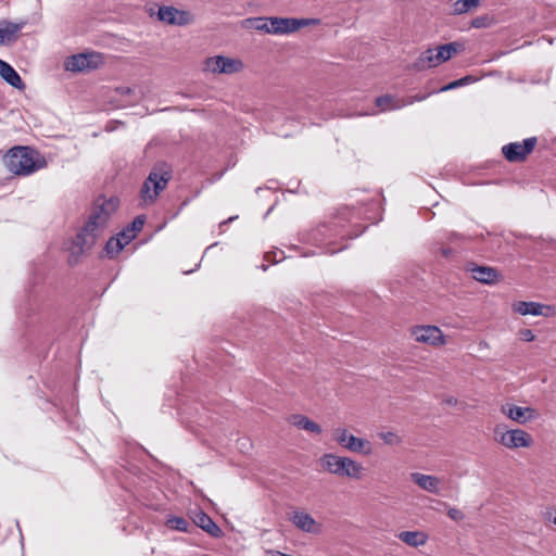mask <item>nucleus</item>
Segmentation results:
<instances>
[{
  "label": "nucleus",
  "instance_id": "nucleus-38",
  "mask_svg": "<svg viewBox=\"0 0 556 556\" xmlns=\"http://www.w3.org/2000/svg\"><path fill=\"white\" fill-rule=\"evenodd\" d=\"M521 338H522V340H525L527 342H531L534 340L535 336L533 334V332L530 329H526L521 332Z\"/></svg>",
  "mask_w": 556,
  "mask_h": 556
},
{
  "label": "nucleus",
  "instance_id": "nucleus-22",
  "mask_svg": "<svg viewBox=\"0 0 556 556\" xmlns=\"http://www.w3.org/2000/svg\"><path fill=\"white\" fill-rule=\"evenodd\" d=\"M25 23H11L3 21L0 23V46L13 42L17 38V33L24 27Z\"/></svg>",
  "mask_w": 556,
  "mask_h": 556
},
{
  "label": "nucleus",
  "instance_id": "nucleus-19",
  "mask_svg": "<svg viewBox=\"0 0 556 556\" xmlns=\"http://www.w3.org/2000/svg\"><path fill=\"white\" fill-rule=\"evenodd\" d=\"M321 467L331 472L338 475H348L346 458L338 457L333 454H326L320 459Z\"/></svg>",
  "mask_w": 556,
  "mask_h": 556
},
{
  "label": "nucleus",
  "instance_id": "nucleus-37",
  "mask_svg": "<svg viewBox=\"0 0 556 556\" xmlns=\"http://www.w3.org/2000/svg\"><path fill=\"white\" fill-rule=\"evenodd\" d=\"M488 16H478L471 21V26L475 28H482L486 26Z\"/></svg>",
  "mask_w": 556,
  "mask_h": 556
},
{
  "label": "nucleus",
  "instance_id": "nucleus-31",
  "mask_svg": "<svg viewBox=\"0 0 556 556\" xmlns=\"http://www.w3.org/2000/svg\"><path fill=\"white\" fill-rule=\"evenodd\" d=\"M146 218L143 215L135 217V219L126 227L128 230H132L136 235L141 231L144 226Z\"/></svg>",
  "mask_w": 556,
  "mask_h": 556
},
{
  "label": "nucleus",
  "instance_id": "nucleus-10",
  "mask_svg": "<svg viewBox=\"0 0 556 556\" xmlns=\"http://www.w3.org/2000/svg\"><path fill=\"white\" fill-rule=\"evenodd\" d=\"M100 61L101 55L98 53H80L68 58L65 62V68L71 72H81L96 68Z\"/></svg>",
  "mask_w": 556,
  "mask_h": 556
},
{
  "label": "nucleus",
  "instance_id": "nucleus-41",
  "mask_svg": "<svg viewBox=\"0 0 556 556\" xmlns=\"http://www.w3.org/2000/svg\"><path fill=\"white\" fill-rule=\"evenodd\" d=\"M441 251L444 257H450L454 252L451 248H443Z\"/></svg>",
  "mask_w": 556,
  "mask_h": 556
},
{
  "label": "nucleus",
  "instance_id": "nucleus-18",
  "mask_svg": "<svg viewBox=\"0 0 556 556\" xmlns=\"http://www.w3.org/2000/svg\"><path fill=\"white\" fill-rule=\"evenodd\" d=\"M427 98V96H416L408 101H400L399 99L394 98L390 94H384L381 97H378L376 99V105L380 109V111H392L396 109H401L405 106L406 104H412L414 101H422Z\"/></svg>",
  "mask_w": 556,
  "mask_h": 556
},
{
  "label": "nucleus",
  "instance_id": "nucleus-27",
  "mask_svg": "<svg viewBox=\"0 0 556 556\" xmlns=\"http://www.w3.org/2000/svg\"><path fill=\"white\" fill-rule=\"evenodd\" d=\"M125 248V245L122 243V238H118L117 236L116 237H112L108 240V242L105 243V247H104V250H105V253L109 257H114L115 255H117L123 249Z\"/></svg>",
  "mask_w": 556,
  "mask_h": 556
},
{
  "label": "nucleus",
  "instance_id": "nucleus-11",
  "mask_svg": "<svg viewBox=\"0 0 556 556\" xmlns=\"http://www.w3.org/2000/svg\"><path fill=\"white\" fill-rule=\"evenodd\" d=\"M159 20L169 24L184 26L192 22V15L188 11L178 10L174 7H161L157 12Z\"/></svg>",
  "mask_w": 556,
  "mask_h": 556
},
{
  "label": "nucleus",
  "instance_id": "nucleus-30",
  "mask_svg": "<svg viewBox=\"0 0 556 556\" xmlns=\"http://www.w3.org/2000/svg\"><path fill=\"white\" fill-rule=\"evenodd\" d=\"M473 81H476V78L473 76L467 75L465 77H462L459 79L451 81L447 85L441 87L439 89V92H445V91H448V90H453V89H456L458 87L466 86V85H468L470 83H473Z\"/></svg>",
  "mask_w": 556,
  "mask_h": 556
},
{
  "label": "nucleus",
  "instance_id": "nucleus-23",
  "mask_svg": "<svg viewBox=\"0 0 556 556\" xmlns=\"http://www.w3.org/2000/svg\"><path fill=\"white\" fill-rule=\"evenodd\" d=\"M291 424L296 428L313 434L321 433V427L317 422L311 420L304 415H293L291 418Z\"/></svg>",
  "mask_w": 556,
  "mask_h": 556
},
{
  "label": "nucleus",
  "instance_id": "nucleus-36",
  "mask_svg": "<svg viewBox=\"0 0 556 556\" xmlns=\"http://www.w3.org/2000/svg\"><path fill=\"white\" fill-rule=\"evenodd\" d=\"M447 516L452 519V520H462L464 518V514L455 508V507H451L448 510H447Z\"/></svg>",
  "mask_w": 556,
  "mask_h": 556
},
{
  "label": "nucleus",
  "instance_id": "nucleus-44",
  "mask_svg": "<svg viewBox=\"0 0 556 556\" xmlns=\"http://www.w3.org/2000/svg\"><path fill=\"white\" fill-rule=\"evenodd\" d=\"M237 216H233V217H229L227 220H224L219 224V227H224L225 225H227L228 223L232 222L233 219H236Z\"/></svg>",
  "mask_w": 556,
  "mask_h": 556
},
{
  "label": "nucleus",
  "instance_id": "nucleus-8",
  "mask_svg": "<svg viewBox=\"0 0 556 556\" xmlns=\"http://www.w3.org/2000/svg\"><path fill=\"white\" fill-rule=\"evenodd\" d=\"M536 138L530 137L522 142H510L503 146L502 153L508 162L517 163L522 162L534 150Z\"/></svg>",
  "mask_w": 556,
  "mask_h": 556
},
{
  "label": "nucleus",
  "instance_id": "nucleus-13",
  "mask_svg": "<svg viewBox=\"0 0 556 556\" xmlns=\"http://www.w3.org/2000/svg\"><path fill=\"white\" fill-rule=\"evenodd\" d=\"M514 312L526 316V315H532V316H549L552 314V307L548 305H544L538 302H526V301H519L516 302L513 305Z\"/></svg>",
  "mask_w": 556,
  "mask_h": 556
},
{
  "label": "nucleus",
  "instance_id": "nucleus-45",
  "mask_svg": "<svg viewBox=\"0 0 556 556\" xmlns=\"http://www.w3.org/2000/svg\"><path fill=\"white\" fill-rule=\"evenodd\" d=\"M122 90H123V92H129L130 91L129 88H123Z\"/></svg>",
  "mask_w": 556,
  "mask_h": 556
},
{
  "label": "nucleus",
  "instance_id": "nucleus-33",
  "mask_svg": "<svg viewBox=\"0 0 556 556\" xmlns=\"http://www.w3.org/2000/svg\"><path fill=\"white\" fill-rule=\"evenodd\" d=\"M364 470L361 464L350 459V478L361 479Z\"/></svg>",
  "mask_w": 556,
  "mask_h": 556
},
{
  "label": "nucleus",
  "instance_id": "nucleus-14",
  "mask_svg": "<svg viewBox=\"0 0 556 556\" xmlns=\"http://www.w3.org/2000/svg\"><path fill=\"white\" fill-rule=\"evenodd\" d=\"M501 410L509 419L522 425L536 417L535 410L531 407H521L513 404H506L502 406Z\"/></svg>",
  "mask_w": 556,
  "mask_h": 556
},
{
  "label": "nucleus",
  "instance_id": "nucleus-28",
  "mask_svg": "<svg viewBox=\"0 0 556 556\" xmlns=\"http://www.w3.org/2000/svg\"><path fill=\"white\" fill-rule=\"evenodd\" d=\"M252 27L256 30L264 31L273 35V22L271 17H256L249 21Z\"/></svg>",
  "mask_w": 556,
  "mask_h": 556
},
{
  "label": "nucleus",
  "instance_id": "nucleus-29",
  "mask_svg": "<svg viewBox=\"0 0 556 556\" xmlns=\"http://www.w3.org/2000/svg\"><path fill=\"white\" fill-rule=\"evenodd\" d=\"M480 0H457L453 5L455 14H464L470 11L472 8L478 7Z\"/></svg>",
  "mask_w": 556,
  "mask_h": 556
},
{
  "label": "nucleus",
  "instance_id": "nucleus-12",
  "mask_svg": "<svg viewBox=\"0 0 556 556\" xmlns=\"http://www.w3.org/2000/svg\"><path fill=\"white\" fill-rule=\"evenodd\" d=\"M273 35H289L309 24V20L294 17H271Z\"/></svg>",
  "mask_w": 556,
  "mask_h": 556
},
{
  "label": "nucleus",
  "instance_id": "nucleus-26",
  "mask_svg": "<svg viewBox=\"0 0 556 556\" xmlns=\"http://www.w3.org/2000/svg\"><path fill=\"white\" fill-rule=\"evenodd\" d=\"M165 525L167 528H169L172 530H176V531H180V532H190V530H189L190 523L184 517L169 516L167 518Z\"/></svg>",
  "mask_w": 556,
  "mask_h": 556
},
{
  "label": "nucleus",
  "instance_id": "nucleus-15",
  "mask_svg": "<svg viewBox=\"0 0 556 556\" xmlns=\"http://www.w3.org/2000/svg\"><path fill=\"white\" fill-rule=\"evenodd\" d=\"M292 523L300 530L317 534L320 532V525L307 513L303 510L293 511L290 517Z\"/></svg>",
  "mask_w": 556,
  "mask_h": 556
},
{
  "label": "nucleus",
  "instance_id": "nucleus-9",
  "mask_svg": "<svg viewBox=\"0 0 556 556\" xmlns=\"http://www.w3.org/2000/svg\"><path fill=\"white\" fill-rule=\"evenodd\" d=\"M412 334L417 342H422L434 346L445 344L443 332L437 326H417L412 330Z\"/></svg>",
  "mask_w": 556,
  "mask_h": 556
},
{
  "label": "nucleus",
  "instance_id": "nucleus-46",
  "mask_svg": "<svg viewBox=\"0 0 556 556\" xmlns=\"http://www.w3.org/2000/svg\"><path fill=\"white\" fill-rule=\"evenodd\" d=\"M280 135L283 136V137H288L289 136L288 132H280Z\"/></svg>",
  "mask_w": 556,
  "mask_h": 556
},
{
  "label": "nucleus",
  "instance_id": "nucleus-3",
  "mask_svg": "<svg viewBox=\"0 0 556 556\" xmlns=\"http://www.w3.org/2000/svg\"><path fill=\"white\" fill-rule=\"evenodd\" d=\"M170 177L172 170L168 164L160 163L155 165L141 188L142 201L144 203L154 202L160 192L166 188Z\"/></svg>",
  "mask_w": 556,
  "mask_h": 556
},
{
  "label": "nucleus",
  "instance_id": "nucleus-24",
  "mask_svg": "<svg viewBox=\"0 0 556 556\" xmlns=\"http://www.w3.org/2000/svg\"><path fill=\"white\" fill-rule=\"evenodd\" d=\"M399 539L409 546L418 547L426 544L428 536L420 531H403Z\"/></svg>",
  "mask_w": 556,
  "mask_h": 556
},
{
  "label": "nucleus",
  "instance_id": "nucleus-40",
  "mask_svg": "<svg viewBox=\"0 0 556 556\" xmlns=\"http://www.w3.org/2000/svg\"><path fill=\"white\" fill-rule=\"evenodd\" d=\"M306 242L313 243V244H319L323 242V239L317 238L315 235L312 238L305 239Z\"/></svg>",
  "mask_w": 556,
  "mask_h": 556
},
{
  "label": "nucleus",
  "instance_id": "nucleus-16",
  "mask_svg": "<svg viewBox=\"0 0 556 556\" xmlns=\"http://www.w3.org/2000/svg\"><path fill=\"white\" fill-rule=\"evenodd\" d=\"M409 477L410 480L421 490L433 494L440 493L441 479L437 476L425 475L421 472H412Z\"/></svg>",
  "mask_w": 556,
  "mask_h": 556
},
{
  "label": "nucleus",
  "instance_id": "nucleus-5",
  "mask_svg": "<svg viewBox=\"0 0 556 556\" xmlns=\"http://www.w3.org/2000/svg\"><path fill=\"white\" fill-rule=\"evenodd\" d=\"M350 199H354L357 205L365 207L364 213L356 212L354 206L350 207V220L352 217L367 219L370 224H375L378 220L377 215L380 210V203L377 194H362L361 191L354 190L353 193H350Z\"/></svg>",
  "mask_w": 556,
  "mask_h": 556
},
{
  "label": "nucleus",
  "instance_id": "nucleus-21",
  "mask_svg": "<svg viewBox=\"0 0 556 556\" xmlns=\"http://www.w3.org/2000/svg\"><path fill=\"white\" fill-rule=\"evenodd\" d=\"M0 77L5 80L9 85L16 89H24L25 84L23 83L18 73L5 61L0 59Z\"/></svg>",
  "mask_w": 556,
  "mask_h": 556
},
{
  "label": "nucleus",
  "instance_id": "nucleus-7",
  "mask_svg": "<svg viewBox=\"0 0 556 556\" xmlns=\"http://www.w3.org/2000/svg\"><path fill=\"white\" fill-rule=\"evenodd\" d=\"M243 70V63L239 59L215 55L204 62V71L213 74H235Z\"/></svg>",
  "mask_w": 556,
  "mask_h": 556
},
{
  "label": "nucleus",
  "instance_id": "nucleus-25",
  "mask_svg": "<svg viewBox=\"0 0 556 556\" xmlns=\"http://www.w3.org/2000/svg\"><path fill=\"white\" fill-rule=\"evenodd\" d=\"M371 451V443L368 440L359 439L350 434V452H357L363 455H369Z\"/></svg>",
  "mask_w": 556,
  "mask_h": 556
},
{
  "label": "nucleus",
  "instance_id": "nucleus-35",
  "mask_svg": "<svg viewBox=\"0 0 556 556\" xmlns=\"http://www.w3.org/2000/svg\"><path fill=\"white\" fill-rule=\"evenodd\" d=\"M264 257L268 262L279 263V262L283 261L286 256H285L283 251L277 250L274 252H267Z\"/></svg>",
  "mask_w": 556,
  "mask_h": 556
},
{
  "label": "nucleus",
  "instance_id": "nucleus-47",
  "mask_svg": "<svg viewBox=\"0 0 556 556\" xmlns=\"http://www.w3.org/2000/svg\"><path fill=\"white\" fill-rule=\"evenodd\" d=\"M214 245H216V243L208 245V248L206 250L212 249Z\"/></svg>",
  "mask_w": 556,
  "mask_h": 556
},
{
  "label": "nucleus",
  "instance_id": "nucleus-4",
  "mask_svg": "<svg viewBox=\"0 0 556 556\" xmlns=\"http://www.w3.org/2000/svg\"><path fill=\"white\" fill-rule=\"evenodd\" d=\"M459 45L450 42L442 45L435 49H427L424 51L416 62L419 70L431 68L450 60L457 52Z\"/></svg>",
  "mask_w": 556,
  "mask_h": 556
},
{
  "label": "nucleus",
  "instance_id": "nucleus-20",
  "mask_svg": "<svg viewBox=\"0 0 556 556\" xmlns=\"http://www.w3.org/2000/svg\"><path fill=\"white\" fill-rule=\"evenodd\" d=\"M193 522L213 538H219L223 534L222 529L204 511H198L194 515Z\"/></svg>",
  "mask_w": 556,
  "mask_h": 556
},
{
  "label": "nucleus",
  "instance_id": "nucleus-43",
  "mask_svg": "<svg viewBox=\"0 0 556 556\" xmlns=\"http://www.w3.org/2000/svg\"><path fill=\"white\" fill-rule=\"evenodd\" d=\"M365 228H366V226H365V227H363L361 230H358V231H356V232H352V231L350 230L349 238H350V239H352V238H356V237L361 236V235H362V232L365 230Z\"/></svg>",
  "mask_w": 556,
  "mask_h": 556
},
{
  "label": "nucleus",
  "instance_id": "nucleus-32",
  "mask_svg": "<svg viewBox=\"0 0 556 556\" xmlns=\"http://www.w3.org/2000/svg\"><path fill=\"white\" fill-rule=\"evenodd\" d=\"M380 438L389 445H397L402 442L401 438L394 432H382Z\"/></svg>",
  "mask_w": 556,
  "mask_h": 556
},
{
  "label": "nucleus",
  "instance_id": "nucleus-39",
  "mask_svg": "<svg viewBox=\"0 0 556 556\" xmlns=\"http://www.w3.org/2000/svg\"><path fill=\"white\" fill-rule=\"evenodd\" d=\"M346 438H348V430L343 429V430L341 431V434L337 438V440H338L341 444H343V443L345 442Z\"/></svg>",
  "mask_w": 556,
  "mask_h": 556
},
{
  "label": "nucleus",
  "instance_id": "nucleus-42",
  "mask_svg": "<svg viewBox=\"0 0 556 556\" xmlns=\"http://www.w3.org/2000/svg\"><path fill=\"white\" fill-rule=\"evenodd\" d=\"M345 248H346V244L342 243L338 249H336V250L334 249H329V250H327V252L333 254V253H337L339 251L344 250Z\"/></svg>",
  "mask_w": 556,
  "mask_h": 556
},
{
  "label": "nucleus",
  "instance_id": "nucleus-17",
  "mask_svg": "<svg viewBox=\"0 0 556 556\" xmlns=\"http://www.w3.org/2000/svg\"><path fill=\"white\" fill-rule=\"evenodd\" d=\"M468 270L471 273V276L475 280L485 285L495 283L500 278L498 271L495 268L489 266L470 264L468 266Z\"/></svg>",
  "mask_w": 556,
  "mask_h": 556
},
{
  "label": "nucleus",
  "instance_id": "nucleus-2",
  "mask_svg": "<svg viewBox=\"0 0 556 556\" xmlns=\"http://www.w3.org/2000/svg\"><path fill=\"white\" fill-rule=\"evenodd\" d=\"M3 163L16 176H29L47 165L45 156L28 146L11 148L4 154Z\"/></svg>",
  "mask_w": 556,
  "mask_h": 556
},
{
  "label": "nucleus",
  "instance_id": "nucleus-6",
  "mask_svg": "<svg viewBox=\"0 0 556 556\" xmlns=\"http://www.w3.org/2000/svg\"><path fill=\"white\" fill-rule=\"evenodd\" d=\"M494 439L497 443L509 450L530 447L533 444L531 434L519 428L503 430L501 426H496L494 430Z\"/></svg>",
  "mask_w": 556,
  "mask_h": 556
},
{
  "label": "nucleus",
  "instance_id": "nucleus-34",
  "mask_svg": "<svg viewBox=\"0 0 556 556\" xmlns=\"http://www.w3.org/2000/svg\"><path fill=\"white\" fill-rule=\"evenodd\" d=\"M136 236L137 235L132 232V230H128L127 228H124L122 231L117 233V237L122 238V243L124 245L130 243L136 238Z\"/></svg>",
  "mask_w": 556,
  "mask_h": 556
},
{
  "label": "nucleus",
  "instance_id": "nucleus-1",
  "mask_svg": "<svg viewBox=\"0 0 556 556\" xmlns=\"http://www.w3.org/2000/svg\"><path fill=\"white\" fill-rule=\"evenodd\" d=\"M118 200L110 198L109 200H98L85 226L77 233L70 248V262H77L78 257L85 252L91 250L97 240L104 232L112 214L117 210Z\"/></svg>",
  "mask_w": 556,
  "mask_h": 556
}]
</instances>
